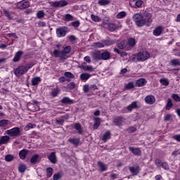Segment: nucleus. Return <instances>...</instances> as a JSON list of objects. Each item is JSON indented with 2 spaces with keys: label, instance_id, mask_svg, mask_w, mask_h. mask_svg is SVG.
<instances>
[{
  "label": "nucleus",
  "instance_id": "6e6d98bb",
  "mask_svg": "<svg viewBox=\"0 0 180 180\" xmlns=\"http://www.w3.org/2000/svg\"><path fill=\"white\" fill-rule=\"evenodd\" d=\"M58 92H59L58 89H53V90L52 91V93H51L52 96H53V97L57 96V95H58Z\"/></svg>",
  "mask_w": 180,
  "mask_h": 180
},
{
  "label": "nucleus",
  "instance_id": "412c9836",
  "mask_svg": "<svg viewBox=\"0 0 180 180\" xmlns=\"http://www.w3.org/2000/svg\"><path fill=\"white\" fill-rule=\"evenodd\" d=\"M109 58H110V53L109 51L101 53V60H109Z\"/></svg>",
  "mask_w": 180,
  "mask_h": 180
},
{
  "label": "nucleus",
  "instance_id": "c85d7f7f",
  "mask_svg": "<svg viewBox=\"0 0 180 180\" xmlns=\"http://www.w3.org/2000/svg\"><path fill=\"white\" fill-rule=\"evenodd\" d=\"M118 47L122 50L126 49L127 50V41H122L118 44Z\"/></svg>",
  "mask_w": 180,
  "mask_h": 180
},
{
  "label": "nucleus",
  "instance_id": "58836bf2",
  "mask_svg": "<svg viewBox=\"0 0 180 180\" xmlns=\"http://www.w3.org/2000/svg\"><path fill=\"white\" fill-rule=\"evenodd\" d=\"M126 15H127L126 12L122 11L117 15L116 18L117 19H123V18H126Z\"/></svg>",
  "mask_w": 180,
  "mask_h": 180
},
{
  "label": "nucleus",
  "instance_id": "6e6552de",
  "mask_svg": "<svg viewBox=\"0 0 180 180\" xmlns=\"http://www.w3.org/2000/svg\"><path fill=\"white\" fill-rule=\"evenodd\" d=\"M134 46H136V39L134 38H130L128 42H127V50H131Z\"/></svg>",
  "mask_w": 180,
  "mask_h": 180
},
{
  "label": "nucleus",
  "instance_id": "9d476101",
  "mask_svg": "<svg viewBox=\"0 0 180 180\" xmlns=\"http://www.w3.org/2000/svg\"><path fill=\"white\" fill-rule=\"evenodd\" d=\"M56 34L58 37H64L67 34V32L65 31V28L60 27L56 30Z\"/></svg>",
  "mask_w": 180,
  "mask_h": 180
},
{
  "label": "nucleus",
  "instance_id": "20e7f679",
  "mask_svg": "<svg viewBox=\"0 0 180 180\" xmlns=\"http://www.w3.org/2000/svg\"><path fill=\"white\" fill-rule=\"evenodd\" d=\"M5 133L8 134V136H10V137H18L20 136V129L19 127H14L6 130Z\"/></svg>",
  "mask_w": 180,
  "mask_h": 180
},
{
  "label": "nucleus",
  "instance_id": "37998d69",
  "mask_svg": "<svg viewBox=\"0 0 180 180\" xmlns=\"http://www.w3.org/2000/svg\"><path fill=\"white\" fill-rule=\"evenodd\" d=\"M14 158L15 157L12 155H7L5 157V160L6 161H7V162H11V161H13Z\"/></svg>",
  "mask_w": 180,
  "mask_h": 180
},
{
  "label": "nucleus",
  "instance_id": "a878e982",
  "mask_svg": "<svg viewBox=\"0 0 180 180\" xmlns=\"http://www.w3.org/2000/svg\"><path fill=\"white\" fill-rule=\"evenodd\" d=\"M89 78H91V75L89 73H82L80 75V79H82V81H88Z\"/></svg>",
  "mask_w": 180,
  "mask_h": 180
},
{
  "label": "nucleus",
  "instance_id": "b1692460",
  "mask_svg": "<svg viewBox=\"0 0 180 180\" xmlns=\"http://www.w3.org/2000/svg\"><path fill=\"white\" fill-rule=\"evenodd\" d=\"M130 172L134 175H137L139 174V171H140V167L139 166L131 167H130Z\"/></svg>",
  "mask_w": 180,
  "mask_h": 180
},
{
  "label": "nucleus",
  "instance_id": "7ed1b4c3",
  "mask_svg": "<svg viewBox=\"0 0 180 180\" xmlns=\"http://www.w3.org/2000/svg\"><path fill=\"white\" fill-rule=\"evenodd\" d=\"M148 57H150V53L147 51H143L136 55H134L133 60L134 61H146Z\"/></svg>",
  "mask_w": 180,
  "mask_h": 180
},
{
  "label": "nucleus",
  "instance_id": "bb28decb",
  "mask_svg": "<svg viewBox=\"0 0 180 180\" xmlns=\"http://www.w3.org/2000/svg\"><path fill=\"white\" fill-rule=\"evenodd\" d=\"M80 68L84 70V71H89V72H93L94 71V68L91 65H82Z\"/></svg>",
  "mask_w": 180,
  "mask_h": 180
},
{
  "label": "nucleus",
  "instance_id": "09e8293b",
  "mask_svg": "<svg viewBox=\"0 0 180 180\" xmlns=\"http://www.w3.org/2000/svg\"><path fill=\"white\" fill-rule=\"evenodd\" d=\"M18 169L20 172H25V171H26V165L24 164H20Z\"/></svg>",
  "mask_w": 180,
  "mask_h": 180
},
{
  "label": "nucleus",
  "instance_id": "ea45409f",
  "mask_svg": "<svg viewBox=\"0 0 180 180\" xmlns=\"http://www.w3.org/2000/svg\"><path fill=\"white\" fill-rule=\"evenodd\" d=\"M91 18L94 20V22H101V20H102V18H101L99 16L95 15L94 14L91 15Z\"/></svg>",
  "mask_w": 180,
  "mask_h": 180
},
{
  "label": "nucleus",
  "instance_id": "c756f323",
  "mask_svg": "<svg viewBox=\"0 0 180 180\" xmlns=\"http://www.w3.org/2000/svg\"><path fill=\"white\" fill-rule=\"evenodd\" d=\"M98 5H101V6H106V5H109L110 4V0H98Z\"/></svg>",
  "mask_w": 180,
  "mask_h": 180
},
{
  "label": "nucleus",
  "instance_id": "5701e85b",
  "mask_svg": "<svg viewBox=\"0 0 180 180\" xmlns=\"http://www.w3.org/2000/svg\"><path fill=\"white\" fill-rule=\"evenodd\" d=\"M98 165L102 172L107 171L108 166L106 165H105V163H103L102 162H98Z\"/></svg>",
  "mask_w": 180,
  "mask_h": 180
},
{
  "label": "nucleus",
  "instance_id": "4be33fe9",
  "mask_svg": "<svg viewBox=\"0 0 180 180\" xmlns=\"http://www.w3.org/2000/svg\"><path fill=\"white\" fill-rule=\"evenodd\" d=\"M136 108H137V101H134L127 107V110H129V112H131L133 109H136Z\"/></svg>",
  "mask_w": 180,
  "mask_h": 180
},
{
  "label": "nucleus",
  "instance_id": "f8f14e48",
  "mask_svg": "<svg viewBox=\"0 0 180 180\" xmlns=\"http://www.w3.org/2000/svg\"><path fill=\"white\" fill-rule=\"evenodd\" d=\"M145 102L149 105H153L155 102V97L154 96H147L145 98Z\"/></svg>",
  "mask_w": 180,
  "mask_h": 180
},
{
  "label": "nucleus",
  "instance_id": "680f3d73",
  "mask_svg": "<svg viewBox=\"0 0 180 180\" xmlns=\"http://www.w3.org/2000/svg\"><path fill=\"white\" fill-rule=\"evenodd\" d=\"M90 87H89V85L88 84H85L84 86H83V91L84 92H88L89 91Z\"/></svg>",
  "mask_w": 180,
  "mask_h": 180
},
{
  "label": "nucleus",
  "instance_id": "f3484780",
  "mask_svg": "<svg viewBox=\"0 0 180 180\" xmlns=\"http://www.w3.org/2000/svg\"><path fill=\"white\" fill-rule=\"evenodd\" d=\"M124 118L119 117L114 120V124H115V126H120L123 124V123H124Z\"/></svg>",
  "mask_w": 180,
  "mask_h": 180
},
{
  "label": "nucleus",
  "instance_id": "49530a36",
  "mask_svg": "<svg viewBox=\"0 0 180 180\" xmlns=\"http://www.w3.org/2000/svg\"><path fill=\"white\" fill-rule=\"evenodd\" d=\"M172 108V100L169 98L167 100V103L166 109H167V110H169V109H171Z\"/></svg>",
  "mask_w": 180,
  "mask_h": 180
},
{
  "label": "nucleus",
  "instance_id": "0eeeda50",
  "mask_svg": "<svg viewBox=\"0 0 180 180\" xmlns=\"http://www.w3.org/2000/svg\"><path fill=\"white\" fill-rule=\"evenodd\" d=\"M129 5L131 8H140L143 5V1L141 0H130Z\"/></svg>",
  "mask_w": 180,
  "mask_h": 180
},
{
  "label": "nucleus",
  "instance_id": "79ce46f5",
  "mask_svg": "<svg viewBox=\"0 0 180 180\" xmlns=\"http://www.w3.org/2000/svg\"><path fill=\"white\" fill-rule=\"evenodd\" d=\"M108 29L110 30V32H115L117 29V26L116 25L111 23L108 25Z\"/></svg>",
  "mask_w": 180,
  "mask_h": 180
},
{
  "label": "nucleus",
  "instance_id": "aec40b11",
  "mask_svg": "<svg viewBox=\"0 0 180 180\" xmlns=\"http://www.w3.org/2000/svg\"><path fill=\"white\" fill-rule=\"evenodd\" d=\"M64 75L66 77V81H68V82H70V81H71V79L75 78L74 75H72V73H71L70 72H65Z\"/></svg>",
  "mask_w": 180,
  "mask_h": 180
},
{
  "label": "nucleus",
  "instance_id": "72a5a7b5",
  "mask_svg": "<svg viewBox=\"0 0 180 180\" xmlns=\"http://www.w3.org/2000/svg\"><path fill=\"white\" fill-rule=\"evenodd\" d=\"M49 160L51 162L55 164L56 162L57 159L56 158V153L54 152H52L49 156Z\"/></svg>",
  "mask_w": 180,
  "mask_h": 180
},
{
  "label": "nucleus",
  "instance_id": "8fccbe9b",
  "mask_svg": "<svg viewBox=\"0 0 180 180\" xmlns=\"http://www.w3.org/2000/svg\"><path fill=\"white\" fill-rule=\"evenodd\" d=\"M160 82V84H162V85H165V86H167V85H169V82L167 79H161Z\"/></svg>",
  "mask_w": 180,
  "mask_h": 180
},
{
  "label": "nucleus",
  "instance_id": "774afa93",
  "mask_svg": "<svg viewBox=\"0 0 180 180\" xmlns=\"http://www.w3.org/2000/svg\"><path fill=\"white\" fill-rule=\"evenodd\" d=\"M173 139L174 140H176V141H179L180 142V134L174 135L173 136Z\"/></svg>",
  "mask_w": 180,
  "mask_h": 180
},
{
  "label": "nucleus",
  "instance_id": "6ab92c4d",
  "mask_svg": "<svg viewBox=\"0 0 180 180\" xmlns=\"http://www.w3.org/2000/svg\"><path fill=\"white\" fill-rule=\"evenodd\" d=\"M147 84V80L146 79H139L136 82V86H144Z\"/></svg>",
  "mask_w": 180,
  "mask_h": 180
},
{
  "label": "nucleus",
  "instance_id": "603ef678",
  "mask_svg": "<svg viewBox=\"0 0 180 180\" xmlns=\"http://www.w3.org/2000/svg\"><path fill=\"white\" fill-rule=\"evenodd\" d=\"M172 65H180V61L178 59H173L171 60Z\"/></svg>",
  "mask_w": 180,
  "mask_h": 180
},
{
  "label": "nucleus",
  "instance_id": "1a4fd4ad",
  "mask_svg": "<svg viewBox=\"0 0 180 180\" xmlns=\"http://www.w3.org/2000/svg\"><path fill=\"white\" fill-rule=\"evenodd\" d=\"M52 56H53L55 58H59L60 60H65L63 51H58L57 49L53 51Z\"/></svg>",
  "mask_w": 180,
  "mask_h": 180
},
{
  "label": "nucleus",
  "instance_id": "f257e3e1",
  "mask_svg": "<svg viewBox=\"0 0 180 180\" xmlns=\"http://www.w3.org/2000/svg\"><path fill=\"white\" fill-rule=\"evenodd\" d=\"M133 20L136 25L140 27L144 26L146 23H151V22H153L151 13L148 11H145L142 15L139 13L134 15Z\"/></svg>",
  "mask_w": 180,
  "mask_h": 180
},
{
  "label": "nucleus",
  "instance_id": "393cba45",
  "mask_svg": "<svg viewBox=\"0 0 180 180\" xmlns=\"http://www.w3.org/2000/svg\"><path fill=\"white\" fill-rule=\"evenodd\" d=\"M162 33V27H157L153 30V34L154 36H160Z\"/></svg>",
  "mask_w": 180,
  "mask_h": 180
},
{
  "label": "nucleus",
  "instance_id": "de8ad7c7",
  "mask_svg": "<svg viewBox=\"0 0 180 180\" xmlns=\"http://www.w3.org/2000/svg\"><path fill=\"white\" fill-rule=\"evenodd\" d=\"M34 127H36V125L32 124V123H30L28 124L25 127V130L26 131L30 130V129H34Z\"/></svg>",
  "mask_w": 180,
  "mask_h": 180
},
{
  "label": "nucleus",
  "instance_id": "7c9ffc66",
  "mask_svg": "<svg viewBox=\"0 0 180 180\" xmlns=\"http://www.w3.org/2000/svg\"><path fill=\"white\" fill-rule=\"evenodd\" d=\"M10 140H11V137H9L8 136H1L0 141L3 144H6V143H8V141H9Z\"/></svg>",
  "mask_w": 180,
  "mask_h": 180
},
{
  "label": "nucleus",
  "instance_id": "5fc2aeb1",
  "mask_svg": "<svg viewBox=\"0 0 180 180\" xmlns=\"http://www.w3.org/2000/svg\"><path fill=\"white\" fill-rule=\"evenodd\" d=\"M56 122L57 124H58L59 126H61L64 123V119L59 118V119H57Z\"/></svg>",
  "mask_w": 180,
  "mask_h": 180
},
{
  "label": "nucleus",
  "instance_id": "a211bd4d",
  "mask_svg": "<svg viewBox=\"0 0 180 180\" xmlns=\"http://www.w3.org/2000/svg\"><path fill=\"white\" fill-rule=\"evenodd\" d=\"M60 102L62 103H67L68 105H72L74 103V100L68 98V97H64Z\"/></svg>",
  "mask_w": 180,
  "mask_h": 180
},
{
  "label": "nucleus",
  "instance_id": "e2e57ef3",
  "mask_svg": "<svg viewBox=\"0 0 180 180\" xmlns=\"http://www.w3.org/2000/svg\"><path fill=\"white\" fill-rule=\"evenodd\" d=\"M68 88H69V89H74V88H75V83L74 82H71L68 85Z\"/></svg>",
  "mask_w": 180,
  "mask_h": 180
},
{
  "label": "nucleus",
  "instance_id": "39448f33",
  "mask_svg": "<svg viewBox=\"0 0 180 180\" xmlns=\"http://www.w3.org/2000/svg\"><path fill=\"white\" fill-rule=\"evenodd\" d=\"M51 5L55 8H61L63 6H67V5H68V2L65 0H60L58 1L51 2Z\"/></svg>",
  "mask_w": 180,
  "mask_h": 180
},
{
  "label": "nucleus",
  "instance_id": "473e14b6",
  "mask_svg": "<svg viewBox=\"0 0 180 180\" xmlns=\"http://www.w3.org/2000/svg\"><path fill=\"white\" fill-rule=\"evenodd\" d=\"M39 161V155H34L30 159V162L32 164H36Z\"/></svg>",
  "mask_w": 180,
  "mask_h": 180
},
{
  "label": "nucleus",
  "instance_id": "13d9d810",
  "mask_svg": "<svg viewBox=\"0 0 180 180\" xmlns=\"http://www.w3.org/2000/svg\"><path fill=\"white\" fill-rule=\"evenodd\" d=\"M61 179V174L60 173L55 174L53 175V180Z\"/></svg>",
  "mask_w": 180,
  "mask_h": 180
},
{
  "label": "nucleus",
  "instance_id": "cd10ccee",
  "mask_svg": "<svg viewBox=\"0 0 180 180\" xmlns=\"http://www.w3.org/2000/svg\"><path fill=\"white\" fill-rule=\"evenodd\" d=\"M70 51H71V46H70L65 47L63 51H62L65 60V56H67V54H68V53H70Z\"/></svg>",
  "mask_w": 180,
  "mask_h": 180
},
{
  "label": "nucleus",
  "instance_id": "e433bc0d",
  "mask_svg": "<svg viewBox=\"0 0 180 180\" xmlns=\"http://www.w3.org/2000/svg\"><path fill=\"white\" fill-rule=\"evenodd\" d=\"M95 123L94 124V129H98L99 126H101V119L96 117L94 119Z\"/></svg>",
  "mask_w": 180,
  "mask_h": 180
},
{
  "label": "nucleus",
  "instance_id": "052dcab7",
  "mask_svg": "<svg viewBox=\"0 0 180 180\" xmlns=\"http://www.w3.org/2000/svg\"><path fill=\"white\" fill-rule=\"evenodd\" d=\"M4 14L5 15V16H6L7 18H8V19H11V13L9 11H8L7 10L4 9Z\"/></svg>",
  "mask_w": 180,
  "mask_h": 180
},
{
  "label": "nucleus",
  "instance_id": "2f4dec72",
  "mask_svg": "<svg viewBox=\"0 0 180 180\" xmlns=\"http://www.w3.org/2000/svg\"><path fill=\"white\" fill-rule=\"evenodd\" d=\"M109 139H110V132L107 131L103 135L102 140L104 141L105 143H106L108 140H109Z\"/></svg>",
  "mask_w": 180,
  "mask_h": 180
},
{
  "label": "nucleus",
  "instance_id": "dca6fc26",
  "mask_svg": "<svg viewBox=\"0 0 180 180\" xmlns=\"http://www.w3.org/2000/svg\"><path fill=\"white\" fill-rule=\"evenodd\" d=\"M91 57L93 60L99 61V60H101V53L100 51H96L92 53Z\"/></svg>",
  "mask_w": 180,
  "mask_h": 180
},
{
  "label": "nucleus",
  "instance_id": "2eb2a0df",
  "mask_svg": "<svg viewBox=\"0 0 180 180\" xmlns=\"http://www.w3.org/2000/svg\"><path fill=\"white\" fill-rule=\"evenodd\" d=\"M22 56H23V51H18L15 53V55L13 59V61H14V63H18V61H19V60H20V58L22 57Z\"/></svg>",
  "mask_w": 180,
  "mask_h": 180
},
{
  "label": "nucleus",
  "instance_id": "9b49d317",
  "mask_svg": "<svg viewBox=\"0 0 180 180\" xmlns=\"http://www.w3.org/2000/svg\"><path fill=\"white\" fill-rule=\"evenodd\" d=\"M155 164L158 167H162L163 169H166L167 171L169 169V166L167 162H160V160H156Z\"/></svg>",
  "mask_w": 180,
  "mask_h": 180
},
{
  "label": "nucleus",
  "instance_id": "bf43d9fd",
  "mask_svg": "<svg viewBox=\"0 0 180 180\" xmlns=\"http://www.w3.org/2000/svg\"><path fill=\"white\" fill-rule=\"evenodd\" d=\"M127 89H131L132 88H134V84L132 82H129L126 85Z\"/></svg>",
  "mask_w": 180,
  "mask_h": 180
},
{
  "label": "nucleus",
  "instance_id": "338daca9",
  "mask_svg": "<svg viewBox=\"0 0 180 180\" xmlns=\"http://www.w3.org/2000/svg\"><path fill=\"white\" fill-rule=\"evenodd\" d=\"M72 25L74 26V27H78V26H79V21H75L72 22Z\"/></svg>",
  "mask_w": 180,
  "mask_h": 180
},
{
  "label": "nucleus",
  "instance_id": "69168bd1",
  "mask_svg": "<svg viewBox=\"0 0 180 180\" xmlns=\"http://www.w3.org/2000/svg\"><path fill=\"white\" fill-rule=\"evenodd\" d=\"M68 39H69L70 41H75L76 38L74 35H70L68 37Z\"/></svg>",
  "mask_w": 180,
  "mask_h": 180
},
{
  "label": "nucleus",
  "instance_id": "0e129e2a",
  "mask_svg": "<svg viewBox=\"0 0 180 180\" xmlns=\"http://www.w3.org/2000/svg\"><path fill=\"white\" fill-rule=\"evenodd\" d=\"M172 115H171V114H167L165 115V122H168V120H169V119H171Z\"/></svg>",
  "mask_w": 180,
  "mask_h": 180
},
{
  "label": "nucleus",
  "instance_id": "4468645a",
  "mask_svg": "<svg viewBox=\"0 0 180 180\" xmlns=\"http://www.w3.org/2000/svg\"><path fill=\"white\" fill-rule=\"evenodd\" d=\"M129 150L131 151L134 155H141V150L139 148L130 146Z\"/></svg>",
  "mask_w": 180,
  "mask_h": 180
},
{
  "label": "nucleus",
  "instance_id": "f704fd0d",
  "mask_svg": "<svg viewBox=\"0 0 180 180\" xmlns=\"http://www.w3.org/2000/svg\"><path fill=\"white\" fill-rule=\"evenodd\" d=\"M41 81V79L40 77H34L32 79V84L34 86L38 85L39 82Z\"/></svg>",
  "mask_w": 180,
  "mask_h": 180
},
{
  "label": "nucleus",
  "instance_id": "3c124183",
  "mask_svg": "<svg viewBox=\"0 0 180 180\" xmlns=\"http://www.w3.org/2000/svg\"><path fill=\"white\" fill-rule=\"evenodd\" d=\"M46 174H47V177L51 178V175H53V168L49 167L46 169Z\"/></svg>",
  "mask_w": 180,
  "mask_h": 180
},
{
  "label": "nucleus",
  "instance_id": "4c0bfd02",
  "mask_svg": "<svg viewBox=\"0 0 180 180\" xmlns=\"http://www.w3.org/2000/svg\"><path fill=\"white\" fill-rule=\"evenodd\" d=\"M68 141H70V143H72V144H74V146H78V144H79V139H70Z\"/></svg>",
  "mask_w": 180,
  "mask_h": 180
},
{
  "label": "nucleus",
  "instance_id": "a19ab883",
  "mask_svg": "<svg viewBox=\"0 0 180 180\" xmlns=\"http://www.w3.org/2000/svg\"><path fill=\"white\" fill-rule=\"evenodd\" d=\"M19 5H20L21 8L23 9H26V8H29V6H30V3H29V1H25L23 3H20Z\"/></svg>",
  "mask_w": 180,
  "mask_h": 180
},
{
  "label": "nucleus",
  "instance_id": "864d4df0",
  "mask_svg": "<svg viewBox=\"0 0 180 180\" xmlns=\"http://www.w3.org/2000/svg\"><path fill=\"white\" fill-rule=\"evenodd\" d=\"M72 19H74V17H72V15H71L70 14L65 15V20L68 22H70V20H72Z\"/></svg>",
  "mask_w": 180,
  "mask_h": 180
},
{
  "label": "nucleus",
  "instance_id": "4d7b16f0",
  "mask_svg": "<svg viewBox=\"0 0 180 180\" xmlns=\"http://www.w3.org/2000/svg\"><path fill=\"white\" fill-rule=\"evenodd\" d=\"M172 98L176 101V102H180V97L177 94H172Z\"/></svg>",
  "mask_w": 180,
  "mask_h": 180
},
{
  "label": "nucleus",
  "instance_id": "f03ea898",
  "mask_svg": "<svg viewBox=\"0 0 180 180\" xmlns=\"http://www.w3.org/2000/svg\"><path fill=\"white\" fill-rule=\"evenodd\" d=\"M34 65V63H28L26 65H20L14 70V74L17 77H22L24 74H26L32 67Z\"/></svg>",
  "mask_w": 180,
  "mask_h": 180
},
{
  "label": "nucleus",
  "instance_id": "c9c22d12",
  "mask_svg": "<svg viewBox=\"0 0 180 180\" xmlns=\"http://www.w3.org/2000/svg\"><path fill=\"white\" fill-rule=\"evenodd\" d=\"M75 129H77L79 134H82V127L79 124H75Z\"/></svg>",
  "mask_w": 180,
  "mask_h": 180
},
{
  "label": "nucleus",
  "instance_id": "ddd939ff",
  "mask_svg": "<svg viewBox=\"0 0 180 180\" xmlns=\"http://www.w3.org/2000/svg\"><path fill=\"white\" fill-rule=\"evenodd\" d=\"M29 150L26 149H22L19 152V158L20 160H25Z\"/></svg>",
  "mask_w": 180,
  "mask_h": 180
},
{
  "label": "nucleus",
  "instance_id": "c03bdc74",
  "mask_svg": "<svg viewBox=\"0 0 180 180\" xmlns=\"http://www.w3.org/2000/svg\"><path fill=\"white\" fill-rule=\"evenodd\" d=\"M8 123H9V121L7 120H3L0 121V127H6V126H8Z\"/></svg>",
  "mask_w": 180,
  "mask_h": 180
},
{
  "label": "nucleus",
  "instance_id": "423d86ee",
  "mask_svg": "<svg viewBox=\"0 0 180 180\" xmlns=\"http://www.w3.org/2000/svg\"><path fill=\"white\" fill-rule=\"evenodd\" d=\"M113 41H105L104 42H96L94 43V46L98 49H102V47H105V46H112L113 44Z\"/></svg>",
  "mask_w": 180,
  "mask_h": 180
},
{
  "label": "nucleus",
  "instance_id": "a18cd8bd",
  "mask_svg": "<svg viewBox=\"0 0 180 180\" xmlns=\"http://www.w3.org/2000/svg\"><path fill=\"white\" fill-rule=\"evenodd\" d=\"M45 15H46V13H44V11H39L37 13V16L39 19H41V18H44Z\"/></svg>",
  "mask_w": 180,
  "mask_h": 180
}]
</instances>
